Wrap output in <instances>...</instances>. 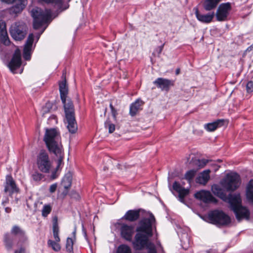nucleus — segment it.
Listing matches in <instances>:
<instances>
[{"mask_svg": "<svg viewBox=\"0 0 253 253\" xmlns=\"http://www.w3.org/2000/svg\"><path fill=\"white\" fill-rule=\"evenodd\" d=\"M231 9V3L228 2L221 3L219 5L215 14L216 20L220 22L226 21L229 12Z\"/></svg>", "mask_w": 253, "mask_h": 253, "instance_id": "8", "label": "nucleus"}, {"mask_svg": "<svg viewBox=\"0 0 253 253\" xmlns=\"http://www.w3.org/2000/svg\"><path fill=\"white\" fill-rule=\"evenodd\" d=\"M172 188L174 191L178 193L179 201L183 203L184 202L185 197L190 193L189 189L182 187L180 185V183L177 181H174L173 183Z\"/></svg>", "mask_w": 253, "mask_h": 253, "instance_id": "15", "label": "nucleus"}, {"mask_svg": "<svg viewBox=\"0 0 253 253\" xmlns=\"http://www.w3.org/2000/svg\"><path fill=\"white\" fill-rule=\"evenodd\" d=\"M141 104L142 101L140 99H137L134 103L131 105L129 110V113L131 116H134L136 114Z\"/></svg>", "mask_w": 253, "mask_h": 253, "instance_id": "34", "label": "nucleus"}, {"mask_svg": "<svg viewBox=\"0 0 253 253\" xmlns=\"http://www.w3.org/2000/svg\"><path fill=\"white\" fill-rule=\"evenodd\" d=\"M210 222L218 226H225L231 222L230 217L222 210H214L208 213Z\"/></svg>", "mask_w": 253, "mask_h": 253, "instance_id": "3", "label": "nucleus"}, {"mask_svg": "<svg viewBox=\"0 0 253 253\" xmlns=\"http://www.w3.org/2000/svg\"><path fill=\"white\" fill-rule=\"evenodd\" d=\"M13 237L9 233H6L4 235L3 242L5 248L7 250H11L13 247Z\"/></svg>", "mask_w": 253, "mask_h": 253, "instance_id": "37", "label": "nucleus"}, {"mask_svg": "<svg viewBox=\"0 0 253 253\" xmlns=\"http://www.w3.org/2000/svg\"><path fill=\"white\" fill-rule=\"evenodd\" d=\"M241 178L237 172H232L226 174L221 181L222 186L228 191H234L239 187Z\"/></svg>", "mask_w": 253, "mask_h": 253, "instance_id": "6", "label": "nucleus"}, {"mask_svg": "<svg viewBox=\"0 0 253 253\" xmlns=\"http://www.w3.org/2000/svg\"><path fill=\"white\" fill-rule=\"evenodd\" d=\"M227 199L230 204V209L232 211L242 205L241 199L239 194L234 195L230 194Z\"/></svg>", "mask_w": 253, "mask_h": 253, "instance_id": "18", "label": "nucleus"}, {"mask_svg": "<svg viewBox=\"0 0 253 253\" xmlns=\"http://www.w3.org/2000/svg\"><path fill=\"white\" fill-rule=\"evenodd\" d=\"M34 38L33 34H30L29 35L23 49V57L27 61L29 60L31 58Z\"/></svg>", "mask_w": 253, "mask_h": 253, "instance_id": "14", "label": "nucleus"}, {"mask_svg": "<svg viewBox=\"0 0 253 253\" xmlns=\"http://www.w3.org/2000/svg\"><path fill=\"white\" fill-rule=\"evenodd\" d=\"M50 10H42L36 7L31 11V15L34 18L33 26L35 29H38L42 25L48 22L50 16Z\"/></svg>", "mask_w": 253, "mask_h": 253, "instance_id": "5", "label": "nucleus"}, {"mask_svg": "<svg viewBox=\"0 0 253 253\" xmlns=\"http://www.w3.org/2000/svg\"><path fill=\"white\" fill-rule=\"evenodd\" d=\"M195 15L197 19L204 23H210L212 21L215 15L214 12L211 13H208L206 14H202L200 13L198 9H197L195 12Z\"/></svg>", "mask_w": 253, "mask_h": 253, "instance_id": "22", "label": "nucleus"}, {"mask_svg": "<svg viewBox=\"0 0 253 253\" xmlns=\"http://www.w3.org/2000/svg\"><path fill=\"white\" fill-rule=\"evenodd\" d=\"M116 253H132L131 248L127 245L121 244L116 250Z\"/></svg>", "mask_w": 253, "mask_h": 253, "instance_id": "39", "label": "nucleus"}, {"mask_svg": "<svg viewBox=\"0 0 253 253\" xmlns=\"http://www.w3.org/2000/svg\"><path fill=\"white\" fill-rule=\"evenodd\" d=\"M62 78H64L63 81L59 83V91L61 100L64 102L65 100V98L67 97V94L68 93V87L67 84L66 80L64 77V75L62 76Z\"/></svg>", "mask_w": 253, "mask_h": 253, "instance_id": "23", "label": "nucleus"}, {"mask_svg": "<svg viewBox=\"0 0 253 253\" xmlns=\"http://www.w3.org/2000/svg\"><path fill=\"white\" fill-rule=\"evenodd\" d=\"M52 231L54 240L60 241V238L59 236V229L57 223V218L56 217H55L53 219Z\"/></svg>", "mask_w": 253, "mask_h": 253, "instance_id": "35", "label": "nucleus"}, {"mask_svg": "<svg viewBox=\"0 0 253 253\" xmlns=\"http://www.w3.org/2000/svg\"><path fill=\"white\" fill-rule=\"evenodd\" d=\"M210 161L206 159L198 160L197 165L200 168H204Z\"/></svg>", "mask_w": 253, "mask_h": 253, "instance_id": "46", "label": "nucleus"}, {"mask_svg": "<svg viewBox=\"0 0 253 253\" xmlns=\"http://www.w3.org/2000/svg\"><path fill=\"white\" fill-rule=\"evenodd\" d=\"M217 169H218V168H216V169H215V170L216 171V170H217Z\"/></svg>", "mask_w": 253, "mask_h": 253, "instance_id": "63", "label": "nucleus"}, {"mask_svg": "<svg viewBox=\"0 0 253 253\" xmlns=\"http://www.w3.org/2000/svg\"><path fill=\"white\" fill-rule=\"evenodd\" d=\"M6 66L13 74H21L24 69L22 64H6Z\"/></svg>", "mask_w": 253, "mask_h": 253, "instance_id": "36", "label": "nucleus"}, {"mask_svg": "<svg viewBox=\"0 0 253 253\" xmlns=\"http://www.w3.org/2000/svg\"><path fill=\"white\" fill-rule=\"evenodd\" d=\"M214 166L215 167H217V165L216 164H214Z\"/></svg>", "mask_w": 253, "mask_h": 253, "instance_id": "61", "label": "nucleus"}, {"mask_svg": "<svg viewBox=\"0 0 253 253\" xmlns=\"http://www.w3.org/2000/svg\"><path fill=\"white\" fill-rule=\"evenodd\" d=\"M9 63H21V53L19 50L18 49L15 51Z\"/></svg>", "mask_w": 253, "mask_h": 253, "instance_id": "42", "label": "nucleus"}, {"mask_svg": "<svg viewBox=\"0 0 253 253\" xmlns=\"http://www.w3.org/2000/svg\"><path fill=\"white\" fill-rule=\"evenodd\" d=\"M52 207L50 204H45L43 206L42 210V215L43 217H46L51 212Z\"/></svg>", "mask_w": 253, "mask_h": 253, "instance_id": "43", "label": "nucleus"}, {"mask_svg": "<svg viewBox=\"0 0 253 253\" xmlns=\"http://www.w3.org/2000/svg\"><path fill=\"white\" fill-rule=\"evenodd\" d=\"M75 233H76V230L73 232V234L75 235Z\"/></svg>", "mask_w": 253, "mask_h": 253, "instance_id": "60", "label": "nucleus"}, {"mask_svg": "<svg viewBox=\"0 0 253 253\" xmlns=\"http://www.w3.org/2000/svg\"><path fill=\"white\" fill-rule=\"evenodd\" d=\"M110 107L111 110L112 114L114 117V118H116L117 115V110L114 108L112 103L110 104Z\"/></svg>", "mask_w": 253, "mask_h": 253, "instance_id": "51", "label": "nucleus"}, {"mask_svg": "<svg viewBox=\"0 0 253 253\" xmlns=\"http://www.w3.org/2000/svg\"><path fill=\"white\" fill-rule=\"evenodd\" d=\"M150 238H143V249L147 250V253H158L155 245Z\"/></svg>", "mask_w": 253, "mask_h": 253, "instance_id": "25", "label": "nucleus"}, {"mask_svg": "<svg viewBox=\"0 0 253 253\" xmlns=\"http://www.w3.org/2000/svg\"><path fill=\"white\" fill-rule=\"evenodd\" d=\"M83 231L84 232V235L85 236H86V231L85 230H84V228L83 227Z\"/></svg>", "mask_w": 253, "mask_h": 253, "instance_id": "59", "label": "nucleus"}, {"mask_svg": "<svg viewBox=\"0 0 253 253\" xmlns=\"http://www.w3.org/2000/svg\"><path fill=\"white\" fill-rule=\"evenodd\" d=\"M180 73V69L178 68L176 70L175 74L176 75H178Z\"/></svg>", "mask_w": 253, "mask_h": 253, "instance_id": "57", "label": "nucleus"}, {"mask_svg": "<svg viewBox=\"0 0 253 253\" xmlns=\"http://www.w3.org/2000/svg\"><path fill=\"white\" fill-rule=\"evenodd\" d=\"M136 234L134 236V240L132 242L133 249L135 251L142 249V224L139 222V225L136 229Z\"/></svg>", "mask_w": 253, "mask_h": 253, "instance_id": "10", "label": "nucleus"}, {"mask_svg": "<svg viewBox=\"0 0 253 253\" xmlns=\"http://www.w3.org/2000/svg\"><path fill=\"white\" fill-rule=\"evenodd\" d=\"M43 30L42 32V33L40 34H38L36 36L37 37V41L39 40V39L40 38V37L41 36V34H42V33L43 32Z\"/></svg>", "mask_w": 253, "mask_h": 253, "instance_id": "58", "label": "nucleus"}, {"mask_svg": "<svg viewBox=\"0 0 253 253\" xmlns=\"http://www.w3.org/2000/svg\"><path fill=\"white\" fill-rule=\"evenodd\" d=\"M211 190L213 193L222 200H225L226 194L223 190L217 185H214L211 187Z\"/></svg>", "mask_w": 253, "mask_h": 253, "instance_id": "33", "label": "nucleus"}, {"mask_svg": "<svg viewBox=\"0 0 253 253\" xmlns=\"http://www.w3.org/2000/svg\"><path fill=\"white\" fill-rule=\"evenodd\" d=\"M35 204V203L33 202V200L31 198H29L27 200V206L29 209H31L32 208V205Z\"/></svg>", "mask_w": 253, "mask_h": 253, "instance_id": "52", "label": "nucleus"}, {"mask_svg": "<svg viewBox=\"0 0 253 253\" xmlns=\"http://www.w3.org/2000/svg\"><path fill=\"white\" fill-rule=\"evenodd\" d=\"M221 0H205L203 7L206 11H211L215 9Z\"/></svg>", "mask_w": 253, "mask_h": 253, "instance_id": "31", "label": "nucleus"}, {"mask_svg": "<svg viewBox=\"0 0 253 253\" xmlns=\"http://www.w3.org/2000/svg\"><path fill=\"white\" fill-rule=\"evenodd\" d=\"M66 118L68 124L67 128L69 132L71 133H75L78 129L75 115L66 116Z\"/></svg>", "mask_w": 253, "mask_h": 253, "instance_id": "26", "label": "nucleus"}, {"mask_svg": "<svg viewBox=\"0 0 253 253\" xmlns=\"http://www.w3.org/2000/svg\"><path fill=\"white\" fill-rule=\"evenodd\" d=\"M106 126H108L109 132L110 133H112L114 131L115 129V126L114 124L108 123L106 124Z\"/></svg>", "mask_w": 253, "mask_h": 253, "instance_id": "50", "label": "nucleus"}, {"mask_svg": "<svg viewBox=\"0 0 253 253\" xmlns=\"http://www.w3.org/2000/svg\"><path fill=\"white\" fill-rule=\"evenodd\" d=\"M250 51H253V46L252 45H250V46H249L247 49L246 50L245 52H250Z\"/></svg>", "mask_w": 253, "mask_h": 253, "instance_id": "54", "label": "nucleus"}, {"mask_svg": "<svg viewBox=\"0 0 253 253\" xmlns=\"http://www.w3.org/2000/svg\"><path fill=\"white\" fill-rule=\"evenodd\" d=\"M246 90L248 93L253 92V81H249L246 84Z\"/></svg>", "mask_w": 253, "mask_h": 253, "instance_id": "48", "label": "nucleus"}, {"mask_svg": "<svg viewBox=\"0 0 253 253\" xmlns=\"http://www.w3.org/2000/svg\"><path fill=\"white\" fill-rule=\"evenodd\" d=\"M196 199L203 201L205 203H217L218 201L209 191L201 190L194 194Z\"/></svg>", "mask_w": 253, "mask_h": 253, "instance_id": "9", "label": "nucleus"}, {"mask_svg": "<svg viewBox=\"0 0 253 253\" xmlns=\"http://www.w3.org/2000/svg\"><path fill=\"white\" fill-rule=\"evenodd\" d=\"M36 164L41 172L45 173L50 172L52 167V162L46 150H41L38 154Z\"/></svg>", "mask_w": 253, "mask_h": 253, "instance_id": "4", "label": "nucleus"}, {"mask_svg": "<svg viewBox=\"0 0 253 253\" xmlns=\"http://www.w3.org/2000/svg\"><path fill=\"white\" fill-rule=\"evenodd\" d=\"M18 191V189L16 187L15 181L12 176L10 175H7L6 177L4 191L9 194H12L14 192H17Z\"/></svg>", "mask_w": 253, "mask_h": 253, "instance_id": "17", "label": "nucleus"}, {"mask_svg": "<svg viewBox=\"0 0 253 253\" xmlns=\"http://www.w3.org/2000/svg\"><path fill=\"white\" fill-rule=\"evenodd\" d=\"M11 211V208H10L9 207H6V208H5V211L6 213L10 212Z\"/></svg>", "mask_w": 253, "mask_h": 253, "instance_id": "56", "label": "nucleus"}, {"mask_svg": "<svg viewBox=\"0 0 253 253\" xmlns=\"http://www.w3.org/2000/svg\"><path fill=\"white\" fill-rule=\"evenodd\" d=\"M60 242L49 239L47 242V247L51 248L55 252H59L61 248Z\"/></svg>", "mask_w": 253, "mask_h": 253, "instance_id": "38", "label": "nucleus"}, {"mask_svg": "<svg viewBox=\"0 0 253 253\" xmlns=\"http://www.w3.org/2000/svg\"><path fill=\"white\" fill-rule=\"evenodd\" d=\"M134 231L133 226L128 225L126 224H122L120 228L121 237L129 242L132 241Z\"/></svg>", "mask_w": 253, "mask_h": 253, "instance_id": "13", "label": "nucleus"}, {"mask_svg": "<svg viewBox=\"0 0 253 253\" xmlns=\"http://www.w3.org/2000/svg\"><path fill=\"white\" fill-rule=\"evenodd\" d=\"M224 120L223 119H218L216 121L205 125V128L209 131H214L217 128L221 127L224 125Z\"/></svg>", "mask_w": 253, "mask_h": 253, "instance_id": "30", "label": "nucleus"}, {"mask_svg": "<svg viewBox=\"0 0 253 253\" xmlns=\"http://www.w3.org/2000/svg\"><path fill=\"white\" fill-rule=\"evenodd\" d=\"M246 197L247 201L253 205V179L250 180L247 185Z\"/></svg>", "mask_w": 253, "mask_h": 253, "instance_id": "29", "label": "nucleus"}, {"mask_svg": "<svg viewBox=\"0 0 253 253\" xmlns=\"http://www.w3.org/2000/svg\"><path fill=\"white\" fill-rule=\"evenodd\" d=\"M73 244L74 242L73 239L71 238H68L66 245V248L67 252L71 253L73 251Z\"/></svg>", "mask_w": 253, "mask_h": 253, "instance_id": "44", "label": "nucleus"}, {"mask_svg": "<svg viewBox=\"0 0 253 253\" xmlns=\"http://www.w3.org/2000/svg\"><path fill=\"white\" fill-rule=\"evenodd\" d=\"M211 170L210 169H206L204 170L201 173V175L196 178V181L197 183L206 184L210 178V173Z\"/></svg>", "mask_w": 253, "mask_h": 253, "instance_id": "32", "label": "nucleus"}, {"mask_svg": "<svg viewBox=\"0 0 253 253\" xmlns=\"http://www.w3.org/2000/svg\"><path fill=\"white\" fill-rule=\"evenodd\" d=\"M238 220L243 218L249 219L250 216V211L247 208L240 205V206L233 210Z\"/></svg>", "mask_w": 253, "mask_h": 253, "instance_id": "16", "label": "nucleus"}, {"mask_svg": "<svg viewBox=\"0 0 253 253\" xmlns=\"http://www.w3.org/2000/svg\"><path fill=\"white\" fill-rule=\"evenodd\" d=\"M62 103L64 104L66 117L75 115L74 106L72 101L70 99L65 98V100Z\"/></svg>", "mask_w": 253, "mask_h": 253, "instance_id": "28", "label": "nucleus"}, {"mask_svg": "<svg viewBox=\"0 0 253 253\" xmlns=\"http://www.w3.org/2000/svg\"><path fill=\"white\" fill-rule=\"evenodd\" d=\"M53 118L55 119V120H56V118L55 116H53Z\"/></svg>", "mask_w": 253, "mask_h": 253, "instance_id": "62", "label": "nucleus"}, {"mask_svg": "<svg viewBox=\"0 0 253 253\" xmlns=\"http://www.w3.org/2000/svg\"><path fill=\"white\" fill-rule=\"evenodd\" d=\"M14 2H15V4L10 9L11 14H17L21 12L27 4L26 0H15Z\"/></svg>", "mask_w": 253, "mask_h": 253, "instance_id": "20", "label": "nucleus"}, {"mask_svg": "<svg viewBox=\"0 0 253 253\" xmlns=\"http://www.w3.org/2000/svg\"><path fill=\"white\" fill-rule=\"evenodd\" d=\"M154 84L162 90L169 91L170 87L174 85V81L163 78H157L154 82Z\"/></svg>", "mask_w": 253, "mask_h": 253, "instance_id": "11", "label": "nucleus"}, {"mask_svg": "<svg viewBox=\"0 0 253 253\" xmlns=\"http://www.w3.org/2000/svg\"><path fill=\"white\" fill-rule=\"evenodd\" d=\"M43 177V175L38 171H35L32 174V179L35 181H40Z\"/></svg>", "mask_w": 253, "mask_h": 253, "instance_id": "45", "label": "nucleus"}, {"mask_svg": "<svg viewBox=\"0 0 253 253\" xmlns=\"http://www.w3.org/2000/svg\"><path fill=\"white\" fill-rule=\"evenodd\" d=\"M15 0H1V1L7 3H11L13 2Z\"/></svg>", "mask_w": 253, "mask_h": 253, "instance_id": "55", "label": "nucleus"}, {"mask_svg": "<svg viewBox=\"0 0 253 253\" xmlns=\"http://www.w3.org/2000/svg\"><path fill=\"white\" fill-rule=\"evenodd\" d=\"M57 188V184H53L50 185L49 187V191L50 193H53L55 191L56 189Z\"/></svg>", "mask_w": 253, "mask_h": 253, "instance_id": "53", "label": "nucleus"}, {"mask_svg": "<svg viewBox=\"0 0 253 253\" xmlns=\"http://www.w3.org/2000/svg\"><path fill=\"white\" fill-rule=\"evenodd\" d=\"M140 211V209L129 210L126 213L124 218L129 221H134L139 218Z\"/></svg>", "mask_w": 253, "mask_h": 253, "instance_id": "27", "label": "nucleus"}, {"mask_svg": "<svg viewBox=\"0 0 253 253\" xmlns=\"http://www.w3.org/2000/svg\"><path fill=\"white\" fill-rule=\"evenodd\" d=\"M27 27L23 22H16L13 24L10 29L9 33L12 38L15 41L23 40L27 33Z\"/></svg>", "mask_w": 253, "mask_h": 253, "instance_id": "7", "label": "nucleus"}, {"mask_svg": "<svg viewBox=\"0 0 253 253\" xmlns=\"http://www.w3.org/2000/svg\"><path fill=\"white\" fill-rule=\"evenodd\" d=\"M154 234L157 238L156 219L151 212L143 209V238H151Z\"/></svg>", "mask_w": 253, "mask_h": 253, "instance_id": "2", "label": "nucleus"}, {"mask_svg": "<svg viewBox=\"0 0 253 253\" xmlns=\"http://www.w3.org/2000/svg\"><path fill=\"white\" fill-rule=\"evenodd\" d=\"M41 2H45L47 4H51V5L59 8L62 4V0H40Z\"/></svg>", "mask_w": 253, "mask_h": 253, "instance_id": "41", "label": "nucleus"}, {"mask_svg": "<svg viewBox=\"0 0 253 253\" xmlns=\"http://www.w3.org/2000/svg\"><path fill=\"white\" fill-rule=\"evenodd\" d=\"M72 184V176L70 174H66L62 179L61 182V186H62L64 191L62 194L63 197L66 196L68 193V189L70 188Z\"/></svg>", "mask_w": 253, "mask_h": 253, "instance_id": "24", "label": "nucleus"}, {"mask_svg": "<svg viewBox=\"0 0 253 253\" xmlns=\"http://www.w3.org/2000/svg\"><path fill=\"white\" fill-rule=\"evenodd\" d=\"M26 245V244H21V245L17 246L19 249L16 250L14 253H25Z\"/></svg>", "mask_w": 253, "mask_h": 253, "instance_id": "47", "label": "nucleus"}, {"mask_svg": "<svg viewBox=\"0 0 253 253\" xmlns=\"http://www.w3.org/2000/svg\"><path fill=\"white\" fill-rule=\"evenodd\" d=\"M164 44H165L164 43V44H162L161 45L159 46L158 47H157L155 49V50L154 51L153 53L154 54H158V55L160 54L162 52V50L163 49V48H164Z\"/></svg>", "mask_w": 253, "mask_h": 253, "instance_id": "49", "label": "nucleus"}, {"mask_svg": "<svg viewBox=\"0 0 253 253\" xmlns=\"http://www.w3.org/2000/svg\"><path fill=\"white\" fill-rule=\"evenodd\" d=\"M197 171L195 169H191L187 171L184 175V179L190 183L196 174Z\"/></svg>", "mask_w": 253, "mask_h": 253, "instance_id": "40", "label": "nucleus"}, {"mask_svg": "<svg viewBox=\"0 0 253 253\" xmlns=\"http://www.w3.org/2000/svg\"><path fill=\"white\" fill-rule=\"evenodd\" d=\"M0 39L5 45H8L10 41L8 37L6 23L3 21H0Z\"/></svg>", "mask_w": 253, "mask_h": 253, "instance_id": "19", "label": "nucleus"}, {"mask_svg": "<svg viewBox=\"0 0 253 253\" xmlns=\"http://www.w3.org/2000/svg\"><path fill=\"white\" fill-rule=\"evenodd\" d=\"M43 141L50 152L57 154L61 152L63 146L60 133L56 128H46Z\"/></svg>", "mask_w": 253, "mask_h": 253, "instance_id": "1", "label": "nucleus"}, {"mask_svg": "<svg viewBox=\"0 0 253 253\" xmlns=\"http://www.w3.org/2000/svg\"><path fill=\"white\" fill-rule=\"evenodd\" d=\"M11 233L18 237L19 240L17 244V246L21 245V244H27L28 237L25 234V232L19 226L17 225L13 226L11 230Z\"/></svg>", "mask_w": 253, "mask_h": 253, "instance_id": "12", "label": "nucleus"}, {"mask_svg": "<svg viewBox=\"0 0 253 253\" xmlns=\"http://www.w3.org/2000/svg\"><path fill=\"white\" fill-rule=\"evenodd\" d=\"M58 158L57 162V166L55 169L51 172L50 175V178L52 179H55L58 176V170L63 163V160L64 158V152L63 148H61V152L60 153H53Z\"/></svg>", "mask_w": 253, "mask_h": 253, "instance_id": "21", "label": "nucleus"}]
</instances>
